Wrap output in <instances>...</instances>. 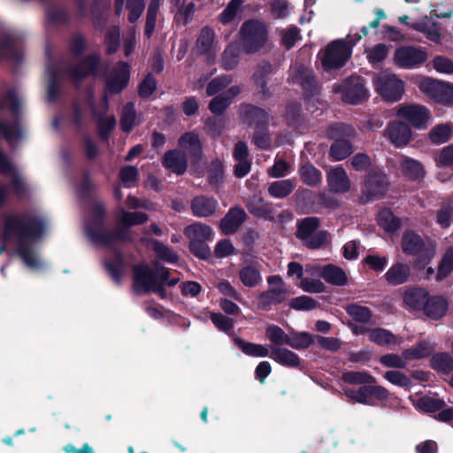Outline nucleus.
Instances as JSON below:
<instances>
[{"mask_svg":"<svg viewBox=\"0 0 453 453\" xmlns=\"http://www.w3.org/2000/svg\"><path fill=\"white\" fill-rule=\"evenodd\" d=\"M44 220L27 213H12L5 217L3 225V240L8 242L16 237L17 253L23 262L31 268L39 265L38 259L28 241L40 239L45 232Z\"/></svg>","mask_w":453,"mask_h":453,"instance_id":"f257e3e1","label":"nucleus"},{"mask_svg":"<svg viewBox=\"0 0 453 453\" xmlns=\"http://www.w3.org/2000/svg\"><path fill=\"white\" fill-rule=\"evenodd\" d=\"M106 225V209L99 202L93 204L91 215L86 223V233L88 238L96 244L110 247L114 242H132L130 235L131 226L122 223L119 218L116 226L112 230L105 229Z\"/></svg>","mask_w":453,"mask_h":453,"instance_id":"f03ea898","label":"nucleus"},{"mask_svg":"<svg viewBox=\"0 0 453 453\" xmlns=\"http://www.w3.org/2000/svg\"><path fill=\"white\" fill-rule=\"evenodd\" d=\"M22 100L15 88L9 89L0 101V134L11 147L18 145L25 138V131L19 121Z\"/></svg>","mask_w":453,"mask_h":453,"instance_id":"7ed1b4c3","label":"nucleus"},{"mask_svg":"<svg viewBox=\"0 0 453 453\" xmlns=\"http://www.w3.org/2000/svg\"><path fill=\"white\" fill-rule=\"evenodd\" d=\"M133 288L137 295L154 292L161 299L167 296L165 286L158 281L157 273L146 262L133 265Z\"/></svg>","mask_w":453,"mask_h":453,"instance_id":"20e7f679","label":"nucleus"},{"mask_svg":"<svg viewBox=\"0 0 453 453\" xmlns=\"http://www.w3.org/2000/svg\"><path fill=\"white\" fill-rule=\"evenodd\" d=\"M241 114L243 121L249 125L256 124L253 136L255 145L262 150L269 149L271 145V138L267 130L269 114L265 110L251 104L242 105Z\"/></svg>","mask_w":453,"mask_h":453,"instance_id":"39448f33","label":"nucleus"},{"mask_svg":"<svg viewBox=\"0 0 453 453\" xmlns=\"http://www.w3.org/2000/svg\"><path fill=\"white\" fill-rule=\"evenodd\" d=\"M239 35L242 50L247 54L257 52L268 40L266 26L257 19L245 21L240 28Z\"/></svg>","mask_w":453,"mask_h":453,"instance_id":"423d86ee","label":"nucleus"},{"mask_svg":"<svg viewBox=\"0 0 453 453\" xmlns=\"http://www.w3.org/2000/svg\"><path fill=\"white\" fill-rule=\"evenodd\" d=\"M334 93L341 94V99L350 104H358L368 97L364 80L359 76H350L342 82L334 84Z\"/></svg>","mask_w":453,"mask_h":453,"instance_id":"0eeeda50","label":"nucleus"},{"mask_svg":"<svg viewBox=\"0 0 453 453\" xmlns=\"http://www.w3.org/2000/svg\"><path fill=\"white\" fill-rule=\"evenodd\" d=\"M344 395L356 403L377 406L379 403L386 401L389 397L388 390L380 385L365 384L360 386L357 389L345 388L343 389Z\"/></svg>","mask_w":453,"mask_h":453,"instance_id":"6e6552de","label":"nucleus"},{"mask_svg":"<svg viewBox=\"0 0 453 453\" xmlns=\"http://www.w3.org/2000/svg\"><path fill=\"white\" fill-rule=\"evenodd\" d=\"M350 56L349 47L343 41H334L324 50L321 57L325 69H339L345 65Z\"/></svg>","mask_w":453,"mask_h":453,"instance_id":"1a4fd4ad","label":"nucleus"},{"mask_svg":"<svg viewBox=\"0 0 453 453\" xmlns=\"http://www.w3.org/2000/svg\"><path fill=\"white\" fill-rule=\"evenodd\" d=\"M376 87L380 95L388 101L399 100L404 91L403 81L395 73L382 72L376 77Z\"/></svg>","mask_w":453,"mask_h":453,"instance_id":"9d476101","label":"nucleus"},{"mask_svg":"<svg viewBox=\"0 0 453 453\" xmlns=\"http://www.w3.org/2000/svg\"><path fill=\"white\" fill-rule=\"evenodd\" d=\"M389 185L387 175L380 169L372 168L365 175L363 193L369 197L384 196Z\"/></svg>","mask_w":453,"mask_h":453,"instance_id":"9b49d317","label":"nucleus"},{"mask_svg":"<svg viewBox=\"0 0 453 453\" xmlns=\"http://www.w3.org/2000/svg\"><path fill=\"white\" fill-rule=\"evenodd\" d=\"M101 58L97 53H92L81 59L77 64L68 67L72 81L78 84L88 76H96Z\"/></svg>","mask_w":453,"mask_h":453,"instance_id":"f8f14e48","label":"nucleus"},{"mask_svg":"<svg viewBox=\"0 0 453 453\" xmlns=\"http://www.w3.org/2000/svg\"><path fill=\"white\" fill-rule=\"evenodd\" d=\"M129 65L127 63H119L106 79L104 102L107 109V93L117 94L123 90L129 81Z\"/></svg>","mask_w":453,"mask_h":453,"instance_id":"ddd939ff","label":"nucleus"},{"mask_svg":"<svg viewBox=\"0 0 453 453\" xmlns=\"http://www.w3.org/2000/svg\"><path fill=\"white\" fill-rule=\"evenodd\" d=\"M419 88L437 102L453 104V86L432 79L420 81Z\"/></svg>","mask_w":453,"mask_h":453,"instance_id":"4468645a","label":"nucleus"},{"mask_svg":"<svg viewBox=\"0 0 453 453\" xmlns=\"http://www.w3.org/2000/svg\"><path fill=\"white\" fill-rule=\"evenodd\" d=\"M426 53L421 49L404 46L397 49L394 55L396 65L402 68H414L426 60Z\"/></svg>","mask_w":453,"mask_h":453,"instance_id":"2eb2a0df","label":"nucleus"},{"mask_svg":"<svg viewBox=\"0 0 453 453\" xmlns=\"http://www.w3.org/2000/svg\"><path fill=\"white\" fill-rule=\"evenodd\" d=\"M396 115L416 128L425 127L430 119L428 110L419 104L400 106L396 111Z\"/></svg>","mask_w":453,"mask_h":453,"instance_id":"dca6fc26","label":"nucleus"},{"mask_svg":"<svg viewBox=\"0 0 453 453\" xmlns=\"http://www.w3.org/2000/svg\"><path fill=\"white\" fill-rule=\"evenodd\" d=\"M289 81L294 84L300 85L308 96H313L319 90L312 71L302 65H295L291 69Z\"/></svg>","mask_w":453,"mask_h":453,"instance_id":"f3484780","label":"nucleus"},{"mask_svg":"<svg viewBox=\"0 0 453 453\" xmlns=\"http://www.w3.org/2000/svg\"><path fill=\"white\" fill-rule=\"evenodd\" d=\"M411 127L402 121H391L384 131V135L395 146H406L411 141Z\"/></svg>","mask_w":453,"mask_h":453,"instance_id":"a211bd4d","label":"nucleus"},{"mask_svg":"<svg viewBox=\"0 0 453 453\" xmlns=\"http://www.w3.org/2000/svg\"><path fill=\"white\" fill-rule=\"evenodd\" d=\"M326 180L329 188L339 194H343L350 189V180L342 166L331 168L326 173Z\"/></svg>","mask_w":453,"mask_h":453,"instance_id":"6ab92c4d","label":"nucleus"},{"mask_svg":"<svg viewBox=\"0 0 453 453\" xmlns=\"http://www.w3.org/2000/svg\"><path fill=\"white\" fill-rule=\"evenodd\" d=\"M401 249L406 256L419 255L426 250L423 238L413 230L403 232L401 239Z\"/></svg>","mask_w":453,"mask_h":453,"instance_id":"aec40b11","label":"nucleus"},{"mask_svg":"<svg viewBox=\"0 0 453 453\" xmlns=\"http://www.w3.org/2000/svg\"><path fill=\"white\" fill-rule=\"evenodd\" d=\"M162 164L172 173L181 175L188 168L187 154L180 150H168L163 157Z\"/></svg>","mask_w":453,"mask_h":453,"instance_id":"412c9836","label":"nucleus"},{"mask_svg":"<svg viewBox=\"0 0 453 453\" xmlns=\"http://www.w3.org/2000/svg\"><path fill=\"white\" fill-rule=\"evenodd\" d=\"M246 219V212L240 207L231 208L220 220L219 227L223 234H233Z\"/></svg>","mask_w":453,"mask_h":453,"instance_id":"4be33fe9","label":"nucleus"},{"mask_svg":"<svg viewBox=\"0 0 453 453\" xmlns=\"http://www.w3.org/2000/svg\"><path fill=\"white\" fill-rule=\"evenodd\" d=\"M448 308L449 303L445 297L429 295L422 311L429 319L438 320L445 316Z\"/></svg>","mask_w":453,"mask_h":453,"instance_id":"5701e85b","label":"nucleus"},{"mask_svg":"<svg viewBox=\"0 0 453 453\" xmlns=\"http://www.w3.org/2000/svg\"><path fill=\"white\" fill-rule=\"evenodd\" d=\"M287 298V289L284 288H270L263 291L257 297V308L261 311H271L273 305L283 303Z\"/></svg>","mask_w":453,"mask_h":453,"instance_id":"b1692460","label":"nucleus"},{"mask_svg":"<svg viewBox=\"0 0 453 453\" xmlns=\"http://www.w3.org/2000/svg\"><path fill=\"white\" fill-rule=\"evenodd\" d=\"M319 275L327 283L342 287L348 283V276L344 270L334 264H327L319 267Z\"/></svg>","mask_w":453,"mask_h":453,"instance_id":"393cba45","label":"nucleus"},{"mask_svg":"<svg viewBox=\"0 0 453 453\" xmlns=\"http://www.w3.org/2000/svg\"><path fill=\"white\" fill-rule=\"evenodd\" d=\"M104 266L112 280L117 284H120L126 268L124 254L119 250H115L112 257L105 261Z\"/></svg>","mask_w":453,"mask_h":453,"instance_id":"a878e982","label":"nucleus"},{"mask_svg":"<svg viewBox=\"0 0 453 453\" xmlns=\"http://www.w3.org/2000/svg\"><path fill=\"white\" fill-rule=\"evenodd\" d=\"M241 92L239 86H232L226 91L213 97L210 104V111L217 115L222 114L226 108L232 104L233 99Z\"/></svg>","mask_w":453,"mask_h":453,"instance_id":"bb28decb","label":"nucleus"},{"mask_svg":"<svg viewBox=\"0 0 453 453\" xmlns=\"http://www.w3.org/2000/svg\"><path fill=\"white\" fill-rule=\"evenodd\" d=\"M269 357L280 365L288 368H299L301 365V358L299 356L286 348H272Z\"/></svg>","mask_w":453,"mask_h":453,"instance_id":"cd10ccee","label":"nucleus"},{"mask_svg":"<svg viewBox=\"0 0 453 453\" xmlns=\"http://www.w3.org/2000/svg\"><path fill=\"white\" fill-rule=\"evenodd\" d=\"M410 276V266L404 263L397 262L391 265L384 278L389 285L398 286L407 282Z\"/></svg>","mask_w":453,"mask_h":453,"instance_id":"c85d7f7f","label":"nucleus"},{"mask_svg":"<svg viewBox=\"0 0 453 453\" xmlns=\"http://www.w3.org/2000/svg\"><path fill=\"white\" fill-rule=\"evenodd\" d=\"M0 173L13 175L12 184L18 195H24L26 183L23 179L16 173L15 166L2 150H0Z\"/></svg>","mask_w":453,"mask_h":453,"instance_id":"c756f323","label":"nucleus"},{"mask_svg":"<svg viewBox=\"0 0 453 453\" xmlns=\"http://www.w3.org/2000/svg\"><path fill=\"white\" fill-rule=\"evenodd\" d=\"M411 27L422 34H424L427 39L436 43H439L441 39L440 29L437 24L433 21L427 16L423 17L420 20L412 23Z\"/></svg>","mask_w":453,"mask_h":453,"instance_id":"7c9ffc66","label":"nucleus"},{"mask_svg":"<svg viewBox=\"0 0 453 453\" xmlns=\"http://www.w3.org/2000/svg\"><path fill=\"white\" fill-rule=\"evenodd\" d=\"M315 342V334H311L309 332H299L291 330L288 334L287 345L290 348L302 350L310 348Z\"/></svg>","mask_w":453,"mask_h":453,"instance_id":"2f4dec72","label":"nucleus"},{"mask_svg":"<svg viewBox=\"0 0 453 453\" xmlns=\"http://www.w3.org/2000/svg\"><path fill=\"white\" fill-rule=\"evenodd\" d=\"M429 292L423 288H412L405 291L404 303L413 310L422 311Z\"/></svg>","mask_w":453,"mask_h":453,"instance_id":"473e14b6","label":"nucleus"},{"mask_svg":"<svg viewBox=\"0 0 453 453\" xmlns=\"http://www.w3.org/2000/svg\"><path fill=\"white\" fill-rule=\"evenodd\" d=\"M400 167L403 175L410 180H419L425 175L422 164L406 156L400 157Z\"/></svg>","mask_w":453,"mask_h":453,"instance_id":"72a5a7b5","label":"nucleus"},{"mask_svg":"<svg viewBox=\"0 0 453 453\" xmlns=\"http://www.w3.org/2000/svg\"><path fill=\"white\" fill-rule=\"evenodd\" d=\"M215 33L212 28L204 27L201 29L196 42V52L199 55L208 54L214 44Z\"/></svg>","mask_w":453,"mask_h":453,"instance_id":"f704fd0d","label":"nucleus"},{"mask_svg":"<svg viewBox=\"0 0 453 453\" xmlns=\"http://www.w3.org/2000/svg\"><path fill=\"white\" fill-rule=\"evenodd\" d=\"M234 343L245 355L250 357H265L270 355L269 350L265 346L253 342H248L241 337H234Z\"/></svg>","mask_w":453,"mask_h":453,"instance_id":"c9c22d12","label":"nucleus"},{"mask_svg":"<svg viewBox=\"0 0 453 453\" xmlns=\"http://www.w3.org/2000/svg\"><path fill=\"white\" fill-rule=\"evenodd\" d=\"M432 369L443 374H449L453 372V357L448 352H438L430 359Z\"/></svg>","mask_w":453,"mask_h":453,"instance_id":"e433bc0d","label":"nucleus"},{"mask_svg":"<svg viewBox=\"0 0 453 453\" xmlns=\"http://www.w3.org/2000/svg\"><path fill=\"white\" fill-rule=\"evenodd\" d=\"M247 208L250 213L256 217L274 219L275 211L268 203H265V200H248Z\"/></svg>","mask_w":453,"mask_h":453,"instance_id":"4c0bfd02","label":"nucleus"},{"mask_svg":"<svg viewBox=\"0 0 453 453\" xmlns=\"http://www.w3.org/2000/svg\"><path fill=\"white\" fill-rule=\"evenodd\" d=\"M326 134L330 139H333L335 142L349 141L356 136V130L350 125L336 123L327 129Z\"/></svg>","mask_w":453,"mask_h":453,"instance_id":"58836bf2","label":"nucleus"},{"mask_svg":"<svg viewBox=\"0 0 453 453\" xmlns=\"http://www.w3.org/2000/svg\"><path fill=\"white\" fill-rule=\"evenodd\" d=\"M152 250L157 257L169 264H177L179 261V255L173 250V248L164 244L157 239H151Z\"/></svg>","mask_w":453,"mask_h":453,"instance_id":"ea45409f","label":"nucleus"},{"mask_svg":"<svg viewBox=\"0 0 453 453\" xmlns=\"http://www.w3.org/2000/svg\"><path fill=\"white\" fill-rule=\"evenodd\" d=\"M189 241L192 240H204L211 241L212 239L213 231L212 228L203 223H194L188 226L184 231Z\"/></svg>","mask_w":453,"mask_h":453,"instance_id":"a19ab883","label":"nucleus"},{"mask_svg":"<svg viewBox=\"0 0 453 453\" xmlns=\"http://www.w3.org/2000/svg\"><path fill=\"white\" fill-rule=\"evenodd\" d=\"M342 380L350 385L365 386V384H375L377 380L368 372L349 371L342 374Z\"/></svg>","mask_w":453,"mask_h":453,"instance_id":"79ce46f5","label":"nucleus"},{"mask_svg":"<svg viewBox=\"0 0 453 453\" xmlns=\"http://www.w3.org/2000/svg\"><path fill=\"white\" fill-rule=\"evenodd\" d=\"M298 172L300 178L304 184L310 187H317L321 183L322 173L313 165L305 163L300 166Z\"/></svg>","mask_w":453,"mask_h":453,"instance_id":"37998d69","label":"nucleus"},{"mask_svg":"<svg viewBox=\"0 0 453 453\" xmlns=\"http://www.w3.org/2000/svg\"><path fill=\"white\" fill-rule=\"evenodd\" d=\"M432 349L426 341H419L411 348L406 349L402 352L403 359L419 360L430 356Z\"/></svg>","mask_w":453,"mask_h":453,"instance_id":"c03bdc74","label":"nucleus"},{"mask_svg":"<svg viewBox=\"0 0 453 453\" xmlns=\"http://www.w3.org/2000/svg\"><path fill=\"white\" fill-rule=\"evenodd\" d=\"M179 145L188 150L189 153L196 157L202 154V144L199 137L193 132H188L182 134L179 139Z\"/></svg>","mask_w":453,"mask_h":453,"instance_id":"a18cd8bd","label":"nucleus"},{"mask_svg":"<svg viewBox=\"0 0 453 453\" xmlns=\"http://www.w3.org/2000/svg\"><path fill=\"white\" fill-rule=\"evenodd\" d=\"M378 224L386 232L395 233L401 226V220L390 210L385 209L379 213Z\"/></svg>","mask_w":453,"mask_h":453,"instance_id":"49530a36","label":"nucleus"},{"mask_svg":"<svg viewBox=\"0 0 453 453\" xmlns=\"http://www.w3.org/2000/svg\"><path fill=\"white\" fill-rule=\"evenodd\" d=\"M345 310L347 314L357 323L367 324L372 317V311L368 307L357 303L348 304Z\"/></svg>","mask_w":453,"mask_h":453,"instance_id":"de8ad7c7","label":"nucleus"},{"mask_svg":"<svg viewBox=\"0 0 453 453\" xmlns=\"http://www.w3.org/2000/svg\"><path fill=\"white\" fill-rule=\"evenodd\" d=\"M320 220L316 217H307L297 224L296 237L302 241L307 239L311 234L317 232Z\"/></svg>","mask_w":453,"mask_h":453,"instance_id":"09e8293b","label":"nucleus"},{"mask_svg":"<svg viewBox=\"0 0 453 453\" xmlns=\"http://www.w3.org/2000/svg\"><path fill=\"white\" fill-rule=\"evenodd\" d=\"M161 4L162 0H150L146 13V23L144 28V34L148 38H150L154 32L157 12Z\"/></svg>","mask_w":453,"mask_h":453,"instance_id":"8fccbe9b","label":"nucleus"},{"mask_svg":"<svg viewBox=\"0 0 453 453\" xmlns=\"http://www.w3.org/2000/svg\"><path fill=\"white\" fill-rule=\"evenodd\" d=\"M216 208V200H191L192 212L197 217L211 216L215 212Z\"/></svg>","mask_w":453,"mask_h":453,"instance_id":"3c124183","label":"nucleus"},{"mask_svg":"<svg viewBox=\"0 0 453 453\" xmlns=\"http://www.w3.org/2000/svg\"><path fill=\"white\" fill-rule=\"evenodd\" d=\"M453 272V247H449L443 254L438 266L436 280H442Z\"/></svg>","mask_w":453,"mask_h":453,"instance_id":"603ef678","label":"nucleus"},{"mask_svg":"<svg viewBox=\"0 0 453 453\" xmlns=\"http://www.w3.org/2000/svg\"><path fill=\"white\" fill-rule=\"evenodd\" d=\"M240 49L237 44L231 43L224 50L221 58L222 66L226 70H233L239 63Z\"/></svg>","mask_w":453,"mask_h":453,"instance_id":"864d4df0","label":"nucleus"},{"mask_svg":"<svg viewBox=\"0 0 453 453\" xmlns=\"http://www.w3.org/2000/svg\"><path fill=\"white\" fill-rule=\"evenodd\" d=\"M242 283L249 288L257 286L262 280L260 272L252 265H246L239 272Z\"/></svg>","mask_w":453,"mask_h":453,"instance_id":"5fc2aeb1","label":"nucleus"},{"mask_svg":"<svg viewBox=\"0 0 453 453\" xmlns=\"http://www.w3.org/2000/svg\"><path fill=\"white\" fill-rule=\"evenodd\" d=\"M330 234L326 230H319L307 239L302 240L303 244L309 250H319L329 242Z\"/></svg>","mask_w":453,"mask_h":453,"instance_id":"6e6d98bb","label":"nucleus"},{"mask_svg":"<svg viewBox=\"0 0 453 453\" xmlns=\"http://www.w3.org/2000/svg\"><path fill=\"white\" fill-rule=\"evenodd\" d=\"M353 152V147L349 141L334 142L330 148V157L336 161L348 157Z\"/></svg>","mask_w":453,"mask_h":453,"instance_id":"4d7b16f0","label":"nucleus"},{"mask_svg":"<svg viewBox=\"0 0 453 453\" xmlns=\"http://www.w3.org/2000/svg\"><path fill=\"white\" fill-rule=\"evenodd\" d=\"M295 182L291 180H281L273 182L269 188L268 192L270 196L274 197L288 196L294 189Z\"/></svg>","mask_w":453,"mask_h":453,"instance_id":"13d9d810","label":"nucleus"},{"mask_svg":"<svg viewBox=\"0 0 453 453\" xmlns=\"http://www.w3.org/2000/svg\"><path fill=\"white\" fill-rule=\"evenodd\" d=\"M369 339L379 346L389 345L395 343L396 342V338L394 334L381 327L372 329L370 332Z\"/></svg>","mask_w":453,"mask_h":453,"instance_id":"bf43d9fd","label":"nucleus"},{"mask_svg":"<svg viewBox=\"0 0 453 453\" xmlns=\"http://www.w3.org/2000/svg\"><path fill=\"white\" fill-rule=\"evenodd\" d=\"M204 240H192L188 242V250L196 257L201 260H209L211 257V250Z\"/></svg>","mask_w":453,"mask_h":453,"instance_id":"052dcab7","label":"nucleus"},{"mask_svg":"<svg viewBox=\"0 0 453 453\" xmlns=\"http://www.w3.org/2000/svg\"><path fill=\"white\" fill-rule=\"evenodd\" d=\"M135 110L133 103L129 102L123 106L120 115V127L124 132H130L135 122Z\"/></svg>","mask_w":453,"mask_h":453,"instance_id":"680f3d73","label":"nucleus"},{"mask_svg":"<svg viewBox=\"0 0 453 453\" xmlns=\"http://www.w3.org/2000/svg\"><path fill=\"white\" fill-rule=\"evenodd\" d=\"M451 134L452 126L449 124H441L431 129L429 138L434 143L441 144L448 142Z\"/></svg>","mask_w":453,"mask_h":453,"instance_id":"e2e57ef3","label":"nucleus"},{"mask_svg":"<svg viewBox=\"0 0 453 453\" xmlns=\"http://www.w3.org/2000/svg\"><path fill=\"white\" fill-rule=\"evenodd\" d=\"M265 337L273 344L287 345L288 334L277 325L272 324L265 328Z\"/></svg>","mask_w":453,"mask_h":453,"instance_id":"0e129e2a","label":"nucleus"},{"mask_svg":"<svg viewBox=\"0 0 453 453\" xmlns=\"http://www.w3.org/2000/svg\"><path fill=\"white\" fill-rule=\"evenodd\" d=\"M417 406L425 412L433 413L441 410L446 403L441 399L425 395L418 400Z\"/></svg>","mask_w":453,"mask_h":453,"instance_id":"69168bd1","label":"nucleus"},{"mask_svg":"<svg viewBox=\"0 0 453 453\" xmlns=\"http://www.w3.org/2000/svg\"><path fill=\"white\" fill-rule=\"evenodd\" d=\"M119 218L124 225L131 227L144 224L149 219V216L145 212L127 211L125 210H121Z\"/></svg>","mask_w":453,"mask_h":453,"instance_id":"338daca9","label":"nucleus"},{"mask_svg":"<svg viewBox=\"0 0 453 453\" xmlns=\"http://www.w3.org/2000/svg\"><path fill=\"white\" fill-rule=\"evenodd\" d=\"M288 305L291 309H294L296 311H311L317 308L319 305V303H318V301H316L311 296H300L292 298L289 301Z\"/></svg>","mask_w":453,"mask_h":453,"instance_id":"774afa93","label":"nucleus"}]
</instances>
